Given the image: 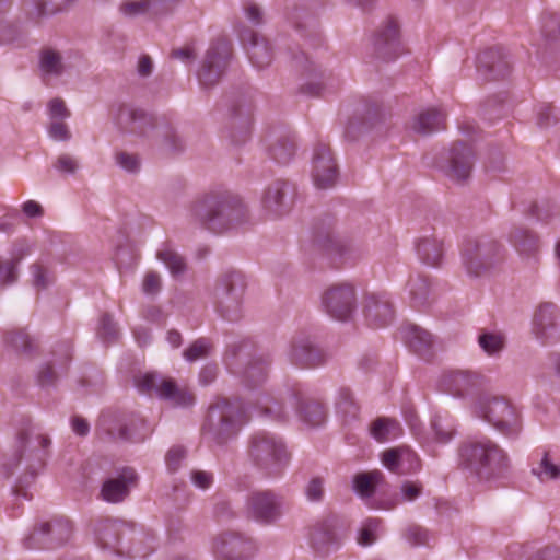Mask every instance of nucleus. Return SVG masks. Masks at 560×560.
<instances>
[{
    "label": "nucleus",
    "mask_w": 560,
    "mask_h": 560,
    "mask_svg": "<svg viewBox=\"0 0 560 560\" xmlns=\"http://www.w3.org/2000/svg\"><path fill=\"white\" fill-rule=\"evenodd\" d=\"M457 465L479 482L486 483L505 480L512 472L509 453L488 438L463 441L457 448Z\"/></svg>",
    "instance_id": "f257e3e1"
},
{
    "label": "nucleus",
    "mask_w": 560,
    "mask_h": 560,
    "mask_svg": "<svg viewBox=\"0 0 560 560\" xmlns=\"http://www.w3.org/2000/svg\"><path fill=\"white\" fill-rule=\"evenodd\" d=\"M189 217L206 229L221 233L248 219L243 200L231 192H212L196 199L189 207Z\"/></svg>",
    "instance_id": "f03ea898"
},
{
    "label": "nucleus",
    "mask_w": 560,
    "mask_h": 560,
    "mask_svg": "<svg viewBox=\"0 0 560 560\" xmlns=\"http://www.w3.org/2000/svg\"><path fill=\"white\" fill-rule=\"evenodd\" d=\"M112 116L124 132L152 139L171 152L180 151L183 148L180 138L168 125L156 121L142 109L119 104L113 109Z\"/></svg>",
    "instance_id": "7ed1b4c3"
},
{
    "label": "nucleus",
    "mask_w": 560,
    "mask_h": 560,
    "mask_svg": "<svg viewBox=\"0 0 560 560\" xmlns=\"http://www.w3.org/2000/svg\"><path fill=\"white\" fill-rule=\"evenodd\" d=\"M248 460L266 476H279L291 460L283 439L270 432L253 434L247 447Z\"/></svg>",
    "instance_id": "20e7f679"
},
{
    "label": "nucleus",
    "mask_w": 560,
    "mask_h": 560,
    "mask_svg": "<svg viewBox=\"0 0 560 560\" xmlns=\"http://www.w3.org/2000/svg\"><path fill=\"white\" fill-rule=\"evenodd\" d=\"M503 260V247L495 240L479 237L467 240L462 248V261L467 273L481 277Z\"/></svg>",
    "instance_id": "39448f33"
},
{
    "label": "nucleus",
    "mask_w": 560,
    "mask_h": 560,
    "mask_svg": "<svg viewBox=\"0 0 560 560\" xmlns=\"http://www.w3.org/2000/svg\"><path fill=\"white\" fill-rule=\"evenodd\" d=\"M246 282L241 272L229 271L217 281L213 290L215 311L225 319L234 322L242 316Z\"/></svg>",
    "instance_id": "423d86ee"
},
{
    "label": "nucleus",
    "mask_w": 560,
    "mask_h": 560,
    "mask_svg": "<svg viewBox=\"0 0 560 560\" xmlns=\"http://www.w3.org/2000/svg\"><path fill=\"white\" fill-rule=\"evenodd\" d=\"M133 384L139 393L154 395L175 407H188L195 401L194 394L187 387H182L174 380L153 372L136 375Z\"/></svg>",
    "instance_id": "0eeeda50"
},
{
    "label": "nucleus",
    "mask_w": 560,
    "mask_h": 560,
    "mask_svg": "<svg viewBox=\"0 0 560 560\" xmlns=\"http://www.w3.org/2000/svg\"><path fill=\"white\" fill-rule=\"evenodd\" d=\"M209 418L219 420H253L257 418L280 417L279 410H276L269 402H253L242 399H228L217 397L209 405Z\"/></svg>",
    "instance_id": "6e6552de"
},
{
    "label": "nucleus",
    "mask_w": 560,
    "mask_h": 560,
    "mask_svg": "<svg viewBox=\"0 0 560 560\" xmlns=\"http://www.w3.org/2000/svg\"><path fill=\"white\" fill-rule=\"evenodd\" d=\"M231 58V44L225 38H218L211 43L206 51L198 80L205 88L215 85L225 73Z\"/></svg>",
    "instance_id": "1a4fd4ad"
},
{
    "label": "nucleus",
    "mask_w": 560,
    "mask_h": 560,
    "mask_svg": "<svg viewBox=\"0 0 560 560\" xmlns=\"http://www.w3.org/2000/svg\"><path fill=\"white\" fill-rule=\"evenodd\" d=\"M474 164L472 149L464 143H455L442 155L439 167L451 182L465 184L470 178Z\"/></svg>",
    "instance_id": "9d476101"
},
{
    "label": "nucleus",
    "mask_w": 560,
    "mask_h": 560,
    "mask_svg": "<svg viewBox=\"0 0 560 560\" xmlns=\"http://www.w3.org/2000/svg\"><path fill=\"white\" fill-rule=\"evenodd\" d=\"M261 211L269 220H278L290 213L293 205L290 185L283 180L269 184L261 196Z\"/></svg>",
    "instance_id": "9b49d317"
},
{
    "label": "nucleus",
    "mask_w": 560,
    "mask_h": 560,
    "mask_svg": "<svg viewBox=\"0 0 560 560\" xmlns=\"http://www.w3.org/2000/svg\"><path fill=\"white\" fill-rule=\"evenodd\" d=\"M131 533L129 526L120 521L105 520L96 525L95 534L96 540L101 548L113 551L117 555H131L132 557H144L147 553H141L133 548H125L122 539L126 534Z\"/></svg>",
    "instance_id": "f8f14e48"
},
{
    "label": "nucleus",
    "mask_w": 560,
    "mask_h": 560,
    "mask_svg": "<svg viewBox=\"0 0 560 560\" xmlns=\"http://www.w3.org/2000/svg\"><path fill=\"white\" fill-rule=\"evenodd\" d=\"M322 303L325 311L335 319L347 320L355 308V292L350 284H339L327 289Z\"/></svg>",
    "instance_id": "ddd939ff"
},
{
    "label": "nucleus",
    "mask_w": 560,
    "mask_h": 560,
    "mask_svg": "<svg viewBox=\"0 0 560 560\" xmlns=\"http://www.w3.org/2000/svg\"><path fill=\"white\" fill-rule=\"evenodd\" d=\"M254 550V542L235 532H224L213 541V552L219 560H242Z\"/></svg>",
    "instance_id": "4468645a"
},
{
    "label": "nucleus",
    "mask_w": 560,
    "mask_h": 560,
    "mask_svg": "<svg viewBox=\"0 0 560 560\" xmlns=\"http://www.w3.org/2000/svg\"><path fill=\"white\" fill-rule=\"evenodd\" d=\"M533 332L544 343L560 339V311L553 303L539 305L533 319Z\"/></svg>",
    "instance_id": "2eb2a0df"
},
{
    "label": "nucleus",
    "mask_w": 560,
    "mask_h": 560,
    "mask_svg": "<svg viewBox=\"0 0 560 560\" xmlns=\"http://www.w3.org/2000/svg\"><path fill=\"white\" fill-rule=\"evenodd\" d=\"M138 475L131 467H124L115 476L107 478L102 486L101 497L109 503H120L138 483Z\"/></svg>",
    "instance_id": "dca6fc26"
},
{
    "label": "nucleus",
    "mask_w": 560,
    "mask_h": 560,
    "mask_svg": "<svg viewBox=\"0 0 560 560\" xmlns=\"http://www.w3.org/2000/svg\"><path fill=\"white\" fill-rule=\"evenodd\" d=\"M70 535V525L67 522H57L40 524L39 528H35L27 537L24 538L23 545L26 549L50 548L65 542Z\"/></svg>",
    "instance_id": "f3484780"
},
{
    "label": "nucleus",
    "mask_w": 560,
    "mask_h": 560,
    "mask_svg": "<svg viewBox=\"0 0 560 560\" xmlns=\"http://www.w3.org/2000/svg\"><path fill=\"white\" fill-rule=\"evenodd\" d=\"M312 177L319 189L331 188L337 180V165L326 144L320 143L314 150Z\"/></svg>",
    "instance_id": "a211bd4d"
},
{
    "label": "nucleus",
    "mask_w": 560,
    "mask_h": 560,
    "mask_svg": "<svg viewBox=\"0 0 560 560\" xmlns=\"http://www.w3.org/2000/svg\"><path fill=\"white\" fill-rule=\"evenodd\" d=\"M474 415L482 420H510L520 417L509 400L491 396L478 398L474 405Z\"/></svg>",
    "instance_id": "6ab92c4d"
},
{
    "label": "nucleus",
    "mask_w": 560,
    "mask_h": 560,
    "mask_svg": "<svg viewBox=\"0 0 560 560\" xmlns=\"http://www.w3.org/2000/svg\"><path fill=\"white\" fill-rule=\"evenodd\" d=\"M374 49L384 60L395 59L401 54L399 26L396 21L389 19L380 27L374 38Z\"/></svg>",
    "instance_id": "aec40b11"
},
{
    "label": "nucleus",
    "mask_w": 560,
    "mask_h": 560,
    "mask_svg": "<svg viewBox=\"0 0 560 560\" xmlns=\"http://www.w3.org/2000/svg\"><path fill=\"white\" fill-rule=\"evenodd\" d=\"M411 432L422 444H446L456 435L453 422H411Z\"/></svg>",
    "instance_id": "412c9836"
},
{
    "label": "nucleus",
    "mask_w": 560,
    "mask_h": 560,
    "mask_svg": "<svg viewBox=\"0 0 560 560\" xmlns=\"http://www.w3.org/2000/svg\"><path fill=\"white\" fill-rule=\"evenodd\" d=\"M252 516L264 524H270L280 516L279 498L269 491L253 493L248 499Z\"/></svg>",
    "instance_id": "4be33fe9"
},
{
    "label": "nucleus",
    "mask_w": 560,
    "mask_h": 560,
    "mask_svg": "<svg viewBox=\"0 0 560 560\" xmlns=\"http://www.w3.org/2000/svg\"><path fill=\"white\" fill-rule=\"evenodd\" d=\"M77 0H25L23 11L27 21L40 24L45 19L70 9Z\"/></svg>",
    "instance_id": "5701e85b"
},
{
    "label": "nucleus",
    "mask_w": 560,
    "mask_h": 560,
    "mask_svg": "<svg viewBox=\"0 0 560 560\" xmlns=\"http://www.w3.org/2000/svg\"><path fill=\"white\" fill-rule=\"evenodd\" d=\"M364 317L374 328L387 326L394 318L393 305L386 294H371L364 304Z\"/></svg>",
    "instance_id": "b1692460"
},
{
    "label": "nucleus",
    "mask_w": 560,
    "mask_h": 560,
    "mask_svg": "<svg viewBox=\"0 0 560 560\" xmlns=\"http://www.w3.org/2000/svg\"><path fill=\"white\" fill-rule=\"evenodd\" d=\"M382 463L389 471L398 475L410 474L420 468L418 455L407 447L385 451L382 455Z\"/></svg>",
    "instance_id": "393cba45"
},
{
    "label": "nucleus",
    "mask_w": 560,
    "mask_h": 560,
    "mask_svg": "<svg viewBox=\"0 0 560 560\" xmlns=\"http://www.w3.org/2000/svg\"><path fill=\"white\" fill-rule=\"evenodd\" d=\"M510 242L528 266L538 261L540 243L538 236L524 228H515L510 234Z\"/></svg>",
    "instance_id": "a878e982"
},
{
    "label": "nucleus",
    "mask_w": 560,
    "mask_h": 560,
    "mask_svg": "<svg viewBox=\"0 0 560 560\" xmlns=\"http://www.w3.org/2000/svg\"><path fill=\"white\" fill-rule=\"evenodd\" d=\"M289 357L293 364L304 369L319 366L325 363L327 358L326 353L315 347L308 339H300L293 342Z\"/></svg>",
    "instance_id": "bb28decb"
},
{
    "label": "nucleus",
    "mask_w": 560,
    "mask_h": 560,
    "mask_svg": "<svg viewBox=\"0 0 560 560\" xmlns=\"http://www.w3.org/2000/svg\"><path fill=\"white\" fill-rule=\"evenodd\" d=\"M118 14L127 20L138 18L156 19L164 14V7L156 0H122L118 8Z\"/></svg>",
    "instance_id": "cd10ccee"
},
{
    "label": "nucleus",
    "mask_w": 560,
    "mask_h": 560,
    "mask_svg": "<svg viewBox=\"0 0 560 560\" xmlns=\"http://www.w3.org/2000/svg\"><path fill=\"white\" fill-rule=\"evenodd\" d=\"M477 68L478 71H483L487 78L499 79L509 73L510 62L500 49L490 48L478 55Z\"/></svg>",
    "instance_id": "c85d7f7f"
},
{
    "label": "nucleus",
    "mask_w": 560,
    "mask_h": 560,
    "mask_svg": "<svg viewBox=\"0 0 560 560\" xmlns=\"http://www.w3.org/2000/svg\"><path fill=\"white\" fill-rule=\"evenodd\" d=\"M479 385V376L467 371H454L442 380L444 390L454 397H464Z\"/></svg>",
    "instance_id": "c756f323"
},
{
    "label": "nucleus",
    "mask_w": 560,
    "mask_h": 560,
    "mask_svg": "<svg viewBox=\"0 0 560 560\" xmlns=\"http://www.w3.org/2000/svg\"><path fill=\"white\" fill-rule=\"evenodd\" d=\"M38 70L44 80L61 77L66 71L62 54L52 47H43L38 54Z\"/></svg>",
    "instance_id": "7c9ffc66"
},
{
    "label": "nucleus",
    "mask_w": 560,
    "mask_h": 560,
    "mask_svg": "<svg viewBox=\"0 0 560 560\" xmlns=\"http://www.w3.org/2000/svg\"><path fill=\"white\" fill-rule=\"evenodd\" d=\"M416 253L423 265L438 267L444 255L443 242L435 236L421 237L416 244Z\"/></svg>",
    "instance_id": "2f4dec72"
},
{
    "label": "nucleus",
    "mask_w": 560,
    "mask_h": 560,
    "mask_svg": "<svg viewBox=\"0 0 560 560\" xmlns=\"http://www.w3.org/2000/svg\"><path fill=\"white\" fill-rule=\"evenodd\" d=\"M247 54L252 65L257 69L269 67L275 56L271 44L256 33L250 35Z\"/></svg>",
    "instance_id": "473e14b6"
},
{
    "label": "nucleus",
    "mask_w": 560,
    "mask_h": 560,
    "mask_svg": "<svg viewBox=\"0 0 560 560\" xmlns=\"http://www.w3.org/2000/svg\"><path fill=\"white\" fill-rule=\"evenodd\" d=\"M445 113L436 107L421 110L415 118L411 128L420 135H429L444 128Z\"/></svg>",
    "instance_id": "72a5a7b5"
},
{
    "label": "nucleus",
    "mask_w": 560,
    "mask_h": 560,
    "mask_svg": "<svg viewBox=\"0 0 560 560\" xmlns=\"http://www.w3.org/2000/svg\"><path fill=\"white\" fill-rule=\"evenodd\" d=\"M240 430L237 422H206L201 433L206 440L222 444L234 438Z\"/></svg>",
    "instance_id": "f704fd0d"
},
{
    "label": "nucleus",
    "mask_w": 560,
    "mask_h": 560,
    "mask_svg": "<svg viewBox=\"0 0 560 560\" xmlns=\"http://www.w3.org/2000/svg\"><path fill=\"white\" fill-rule=\"evenodd\" d=\"M385 480V477L380 470H372L369 472H360L353 477V490L362 499L372 498L375 490Z\"/></svg>",
    "instance_id": "c9c22d12"
},
{
    "label": "nucleus",
    "mask_w": 560,
    "mask_h": 560,
    "mask_svg": "<svg viewBox=\"0 0 560 560\" xmlns=\"http://www.w3.org/2000/svg\"><path fill=\"white\" fill-rule=\"evenodd\" d=\"M335 416L342 420H353L359 417V406L349 388L337 390L334 401Z\"/></svg>",
    "instance_id": "e433bc0d"
},
{
    "label": "nucleus",
    "mask_w": 560,
    "mask_h": 560,
    "mask_svg": "<svg viewBox=\"0 0 560 560\" xmlns=\"http://www.w3.org/2000/svg\"><path fill=\"white\" fill-rule=\"evenodd\" d=\"M409 299L415 305H423L431 293V281L422 273L411 275L407 282Z\"/></svg>",
    "instance_id": "4c0bfd02"
},
{
    "label": "nucleus",
    "mask_w": 560,
    "mask_h": 560,
    "mask_svg": "<svg viewBox=\"0 0 560 560\" xmlns=\"http://www.w3.org/2000/svg\"><path fill=\"white\" fill-rule=\"evenodd\" d=\"M26 253L23 249L12 252L10 258L0 257V285L5 287L14 283L19 278L18 266Z\"/></svg>",
    "instance_id": "58836bf2"
},
{
    "label": "nucleus",
    "mask_w": 560,
    "mask_h": 560,
    "mask_svg": "<svg viewBox=\"0 0 560 560\" xmlns=\"http://www.w3.org/2000/svg\"><path fill=\"white\" fill-rule=\"evenodd\" d=\"M112 425L107 428L114 439L131 442H141L145 439L144 434L139 432L144 422H109Z\"/></svg>",
    "instance_id": "ea45409f"
},
{
    "label": "nucleus",
    "mask_w": 560,
    "mask_h": 560,
    "mask_svg": "<svg viewBox=\"0 0 560 560\" xmlns=\"http://www.w3.org/2000/svg\"><path fill=\"white\" fill-rule=\"evenodd\" d=\"M406 340L409 347L420 355H424L432 346V335L417 326H412L408 329Z\"/></svg>",
    "instance_id": "a19ab883"
},
{
    "label": "nucleus",
    "mask_w": 560,
    "mask_h": 560,
    "mask_svg": "<svg viewBox=\"0 0 560 560\" xmlns=\"http://www.w3.org/2000/svg\"><path fill=\"white\" fill-rule=\"evenodd\" d=\"M370 434L380 443L388 442L399 438L402 429L399 422H372Z\"/></svg>",
    "instance_id": "79ce46f5"
},
{
    "label": "nucleus",
    "mask_w": 560,
    "mask_h": 560,
    "mask_svg": "<svg viewBox=\"0 0 560 560\" xmlns=\"http://www.w3.org/2000/svg\"><path fill=\"white\" fill-rule=\"evenodd\" d=\"M156 257L166 266L173 276L182 275L186 270L185 259L170 246L160 249Z\"/></svg>",
    "instance_id": "37998d69"
},
{
    "label": "nucleus",
    "mask_w": 560,
    "mask_h": 560,
    "mask_svg": "<svg viewBox=\"0 0 560 560\" xmlns=\"http://www.w3.org/2000/svg\"><path fill=\"white\" fill-rule=\"evenodd\" d=\"M335 534L328 524H319L315 526L311 533L310 540L312 547L320 552L328 551V546L334 541Z\"/></svg>",
    "instance_id": "c03bdc74"
},
{
    "label": "nucleus",
    "mask_w": 560,
    "mask_h": 560,
    "mask_svg": "<svg viewBox=\"0 0 560 560\" xmlns=\"http://www.w3.org/2000/svg\"><path fill=\"white\" fill-rule=\"evenodd\" d=\"M539 32L547 43L560 38V15L556 13H544L539 22Z\"/></svg>",
    "instance_id": "a18cd8bd"
},
{
    "label": "nucleus",
    "mask_w": 560,
    "mask_h": 560,
    "mask_svg": "<svg viewBox=\"0 0 560 560\" xmlns=\"http://www.w3.org/2000/svg\"><path fill=\"white\" fill-rule=\"evenodd\" d=\"M298 416L301 420H323L327 412L322 402L317 400H303L298 405Z\"/></svg>",
    "instance_id": "49530a36"
},
{
    "label": "nucleus",
    "mask_w": 560,
    "mask_h": 560,
    "mask_svg": "<svg viewBox=\"0 0 560 560\" xmlns=\"http://www.w3.org/2000/svg\"><path fill=\"white\" fill-rule=\"evenodd\" d=\"M532 472L541 482H546L557 480L560 477V467L550 462L548 453H545L538 465L532 468Z\"/></svg>",
    "instance_id": "de8ad7c7"
},
{
    "label": "nucleus",
    "mask_w": 560,
    "mask_h": 560,
    "mask_svg": "<svg viewBox=\"0 0 560 560\" xmlns=\"http://www.w3.org/2000/svg\"><path fill=\"white\" fill-rule=\"evenodd\" d=\"M295 145L289 139H279L269 147L271 159L280 164L288 163L293 156Z\"/></svg>",
    "instance_id": "09e8293b"
},
{
    "label": "nucleus",
    "mask_w": 560,
    "mask_h": 560,
    "mask_svg": "<svg viewBox=\"0 0 560 560\" xmlns=\"http://www.w3.org/2000/svg\"><path fill=\"white\" fill-rule=\"evenodd\" d=\"M479 346L488 355H495L504 348V337L497 332H483L478 338Z\"/></svg>",
    "instance_id": "8fccbe9b"
},
{
    "label": "nucleus",
    "mask_w": 560,
    "mask_h": 560,
    "mask_svg": "<svg viewBox=\"0 0 560 560\" xmlns=\"http://www.w3.org/2000/svg\"><path fill=\"white\" fill-rule=\"evenodd\" d=\"M211 343L206 338L195 340L184 352L183 357L187 362H196L210 354Z\"/></svg>",
    "instance_id": "3c124183"
},
{
    "label": "nucleus",
    "mask_w": 560,
    "mask_h": 560,
    "mask_svg": "<svg viewBox=\"0 0 560 560\" xmlns=\"http://www.w3.org/2000/svg\"><path fill=\"white\" fill-rule=\"evenodd\" d=\"M32 282L37 290L48 288L54 282V276L44 266L34 264L31 266Z\"/></svg>",
    "instance_id": "603ef678"
},
{
    "label": "nucleus",
    "mask_w": 560,
    "mask_h": 560,
    "mask_svg": "<svg viewBox=\"0 0 560 560\" xmlns=\"http://www.w3.org/2000/svg\"><path fill=\"white\" fill-rule=\"evenodd\" d=\"M97 335L104 342H113L118 338L119 330L110 315L104 314L102 316Z\"/></svg>",
    "instance_id": "864d4df0"
},
{
    "label": "nucleus",
    "mask_w": 560,
    "mask_h": 560,
    "mask_svg": "<svg viewBox=\"0 0 560 560\" xmlns=\"http://www.w3.org/2000/svg\"><path fill=\"white\" fill-rule=\"evenodd\" d=\"M4 340L16 351L28 352L32 350V340L30 336L23 330L8 332L4 337Z\"/></svg>",
    "instance_id": "5fc2aeb1"
},
{
    "label": "nucleus",
    "mask_w": 560,
    "mask_h": 560,
    "mask_svg": "<svg viewBox=\"0 0 560 560\" xmlns=\"http://www.w3.org/2000/svg\"><path fill=\"white\" fill-rule=\"evenodd\" d=\"M381 526V521L377 518L368 520L362 529L360 530L359 544L361 546H370L376 540V533Z\"/></svg>",
    "instance_id": "6e6d98bb"
},
{
    "label": "nucleus",
    "mask_w": 560,
    "mask_h": 560,
    "mask_svg": "<svg viewBox=\"0 0 560 560\" xmlns=\"http://www.w3.org/2000/svg\"><path fill=\"white\" fill-rule=\"evenodd\" d=\"M244 375L252 385L260 384L267 375V363L259 360L249 364L245 369Z\"/></svg>",
    "instance_id": "4d7b16f0"
},
{
    "label": "nucleus",
    "mask_w": 560,
    "mask_h": 560,
    "mask_svg": "<svg viewBox=\"0 0 560 560\" xmlns=\"http://www.w3.org/2000/svg\"><path fill=\"white\" fill-rule=\"evenodd\" d=\"M186 450L183 446L175 445L168 450L165 455V463L168 471L175 472L180 468L182 463L186 458Z\"/></svg>",
    "instance_id": "13d9d810"
},
{
    "label": "nucleus",
    "mask_w": 560,
    "mask_h": 560,
    "mask_svg": "<svg viewBox=\"0 0 560 560\" xmlns=\"http://www.w3.org/2000/svg\"><path fill=\"white\" fill-rule=\"evenodd\" d=\"M116 164L128 173H137L140 170L141 162L136 154L118 152L115 154Z\"/></svg>",
    "instance_id": "bf43d9fd"
},
{
    "label": "nucleus",
    "mask_w": 560,
    "mask_h": 560,
    "mask_svg": "<svg viewBox=\"0 0 560 560\" xmlns=\"http://www.w3.org/2000/svg\"><path fill=\"white\" fill-rule=\"evenodd\" d=\"M162 288V279L159 272L149 271L142 281V292L145 295H156Z\"/></svg>",
    "instance_id": "052dcab7"
},
{
    "label": "nucleus",
    "mask_w": 560,
    "mask_h": 560,
    "mask_svg": "<svg viewBox=\"0 0 560 560\" xmlns=\"http://www.w3.org/2000/svg\"><path fill=\"white\" fill-rule=\"evenodd\" d=\"M48 135L55 141H69L71 132L69 127L62 120L51 121L48 126Z\"/></svg>",
    "instance_id": "680f3d73"
},
{
    "label": "nucleus",
    "mask_w": 560,
    "mask_h": 560,
    "mask_svg": "<svg viewBox=\"0 0 560 560\" xmlns=\"http://www.w3.org/2000/svg\"><path fill=\"white\" fill-rule=\"evenodd\" d=\"M48 110L52 121L67 119L71 115L65 101L59 97H55L48 103Z\"/></svg>",
    "instance_id": "e2e57ef3"
},
{
    "label": "nucleus",
    "mask_w": 560,
    "mask_h": 560,
    "mask_svg": "<svg viewBox=\"0 0 560 560\" xmlns=\"http://www.w3.org/2000/svg\"><path fill=\"white\" fill-rule=\"evenodd\" d=\"M305 495L312 502H318L324 497V480L319 477L312 478L306 488Z\"/></svg>",
    "instance_id": "0e129e2a"
},
{
    "label": "nucleus",
    "mask_w": 560,
    "mask_h": 560,
    "mask_svg": "<svg viewBox=\"0 0 560 560\" xmlns=\"http://www.w3.org/2000/svg\"><path fill=\"white\" fill-rule=\"evenodd\" d=\"M190 479L192 485L201 490L209 489L213 483V475L206 470H192Z\"/></svg>",
    "instance_id": "69168bd1"
},
{
    "label": "nucleus",
    "mask_w": 560,
    "mask_h": 560,
    "mask_svg": "<svg viewBox=\"0 0 560 560\" xmlns=\"http://www.w3.org/2000/svg\"><path fill=\"white\" fill-rule=\"evenodd\" d=\"M407 540L415 545H424L428 542V532L419 526H411L406 532Z\"/></svg>",
    "instance_id": "338daca9"
},
{
    "label": "nucleus",
    "mask_w": 560,
    "mask_h": 560,
    "mask_svg": "<svg viewBox=\"0 0 560 560\" xmlns=\"http://www.w3.org/2000/svg\"><path fill=\"white\" fill-rule=\"evenodd\" d=\"M529 560H560V546H547L538 550Z\"/></svg>",
    "instance_id": "774afa93"
}]
</instances>
